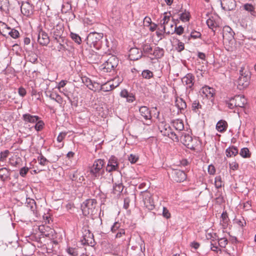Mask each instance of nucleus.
<instances>
[{
	"label": "nucleus",
	"mask_w": 256,
	"mask_h": 256,
	"mask_svg": "<svg viewBox=\"0 0 256 256\" xmlns=\"http://www.w3.org/2000/svg\"><path fill=\"white\" fill-rule=\"evenodd\" d=\"M96 206L97 201L96 199H88L86 200L81 206L82 214L85 216L96 214L98 212V210L96 208Z\"/></svg>",
	"instance_id": "1"
},
{
	"label": "nucleus",
	"mask_w": 256,
	"mask_h": 256,
	"mask_svg": "<svg viewBox=\"0 0 256 256\" xmlns=\"http://www.w3.org/2000/svg\"><path fill=\"white\" fill-rule=\"evenodd\" d=\"M104 37L102 33H98L96 32H90L87 36L86 42L90 47H93L96 50H99L102 48Z\"/></svg>",
	"instance_id": "2"
},
{
	"label": "nucleus",
	"mask_w": 256,
	"mask_h": 256,
	"mask_svg": "<svg viewBox=\"0 0 256 256\" xmlns=\"http://www.w3.org/2000/svg\"><path fill=\"white\" fill-rule=\"evenodd\" d=\"M105 162L102 159L94 161L92 166L90 168V172L92 178H98L104 173V164Z\"/></svg>",
	"instance_id": "3"
},
{
	"label": "nucleus",
	"mask_w": 256,
	"mask_h": 256,
	"mask_svg": "<svg viewBox=\"0 0 256 256\" xmlns=\"http://www.w3.org/2000/svg\"><path fill=\"white\" fill-rule=\"evenodd\" d=\"M64 27L63 25L58 24L52 30L50 34L54 42H64L66 36H64Z\"/></svg>",
	"instance_id": "4"
},
{
	"label": "nucleus",
	"mask_w": 256,
	"mask_h": 256,
	"mask_svg": "<svg viewBox=\"0 0 256 256\" xmlns=\"http://www.w3.org/2000/svg\"><path fill=\"white\" fill-rule=\"evenodd\" d=\"M246 102V100L243 95H236L231 98L228 102L226 101L228 106L230 109L235 107L244 108Z\"/></svg>",
	"instance_id": "5"
},
{
	"label": "nucleus",
	"mask_w": 256,
	"mask_h": 256,
	"mask_svg": "<svg viewBox=\"0 0 256 256\" xmlns=\"http://www.w3.org/2000/svg\"><path fill=\"white\" fill-rule=\"evenodd\" d=\"M244 68L242 67L240 70V76L238 80V88L240 89L246 88L249 84L250 72L248 71L244 72Z\"/></svg>",
	"instance_id": "6"
},
{
	"label": "nucleus",
	"mask_w": 256,
	"mask_h": 256,
	"mask_svg": "<svg viewBox=\"0 0 256 256\" xmlns=\"http://www.w3.org/2000/svg\"><path fill=\"white\" fill-rule=\"evenodd\" d=\"M179 134H180V140L190 150L195 149V144L193 142V139L192 136L188 133L182 132H180Z\"/></svg>",
	"instance_id": "7"
},
{
	"label": "nucleus",
	"mask_w": 256,
	"mask_h": 256,
	"mask_svg": "<svg viewBox=\"0 0 256 256\" xmlns=\"http://www.w3.org/2000/svg\"><path fill=\"white\" fill-rule=\"evenodd\" d=\"M140 195L143 198L144 205L148 210H152L155 208L153 199L152 198L151 194L148 190L142 192Z\"/></svg>",
	"instance_id": "8"
},
{
	"label": "nucleus",
	"mask_w": 256,
	"mask_h": 256,
	"mask_svg": "<svg viewBox=\"0 0 256 256\" xmlns=\"http://www.w3.org/2000/svg\"><path fill=\"white\" fill-rule=\"evenodd\" d=\"M118 58L112 56L103 64L102 69L105 72H110L118 66Z\"/></svg>",
	"instance_id": "9"
},
{
	"label": "nucleus",
	"mask_w": 256,
	"mask_h": 256,
	"mask_svg": "<svg viewBox=\"0 0 256 256\" xmlns=\"http://www.w3.org/2000/svg\"><path fill=\"white\" fill-rule=\"evenodd\" d=\"M120 164L118 158L114 156H112L108 160L106 171L110 172L114 171H119Z\"/></svg>",
	"instance_id": "10"
},
{
	"label": "nucleus",
	"mask_w": 256,
	"mask_h": 256,
	"mask_svg": "<svg viewBox=\"0 0 256 256\" xmlns=\"http://www.w3.org/2000/svg\"><path fill=\"white\" fill-rule=\"evenodd\" d=\"M20 10L24 16L30 17L34 14V6L28 1L22 2L20 6Z\"/></svg>",
	"instance_id": "11"
},
{
	"label": "nucleus",
	"mask_w": 256,
	"mask_h": 256,
	"mask_svg": "<svg viewBox=\"0 0 256 256\" xmlns=\"http://www.w3.org/2000/svg\"><path fill=\"white\" fill-rule=\"evenodd\" d=\"M83 238L81 240L82 244L84 245H88L93 246H94L96 242L94 240L93 234H92L90 230H85Z\"/></svg>",
	"instance_id": "12"
},
{
	"label": "nucleus",
	"mask_w": 256,
	"mask_h": 256,
	"mask_svg": "<svg viewBox=\"0 0 256 256\" xmlns=\"http://www.w3.org/2000/svg\"><path fill=\"white\" fill-rule=\"evenodd\" d=\"M172 176L174 180L177 182H184L186 178V173L180 170H174L172 172Z\"/></svg>",
	"instance_id": "13"
},
{
	"label": "nucleus",
	"mask_w": 256,
	"mask_h": 256,
	"mask_svg": "<svg viewBox=\"0 0 256 256\" xmlns=\"http://www.w3.org/2000/svg\"><path fill=\"white\" fill-rule=\"evenodd\" d=\"M50 40L48 34L42 29L39 30L38 36V42L40 44L46 46L50 42Z\"/></svg>",
	"instance_id": "14"
},
{
	"label": "nucleus",
	"mask_w": 256,
	"mask_h": 256,
	"mask_svg": "<svg viewBox=\"0 0 256 256\" xmlns=\"http://www.w3.org/2000/svg\"><path fill=\"white\" fill-rule=\"evenodd\" d=\"M214 90L211 87L207 86H203L200 91L202 96H204L208 99H210L211 101L214 100Z\"/></svg>",
	"instance_id": "15"
},
{
	"label": "nucleus",
	"mask_w": 256,
	"mask_h": 256,
	"mask_svg": "<svg viewBox=\"0 0 256 256\" xmlns=\"http://www.w3.org/2000/svg\"><path fill=\"white\" fill-rule=\"evenodd\" d=\"M220 4L225 10H232L236 8L235 0H220Z\"/></svg>",
	"instance_id": "16"
},
{
	"label": "nucleus",
	"mask_w": 256,
	"mask_h": 256,
	"mask_svg": "<svg viewBox=\"0 0 256 256\" xmlns=\"http://www.w3.org/2000/svg\"><path fill=\"white\" fill-rule=\"evenodd\" d=\"M142 55V52L136 48H132L129 51V58L132 60H136L140 59Z\"/></svg>",
	"instance_id": "17"
},
{
	"label": "nucleus",
	"mask_w": 256,
	"mask_h": 256,
	"mask_svg": "<svg viewBox=\"0 0 256 256\" xmlns=\"http://www.w3.org/2000/svg\"><path fill=\"white\" fill-rule=\"evenodd\" d=\"M194 76L192 74H188L182 78V81L183 84L187 86V88H192L194 84Z\"/></svg>",
	"instance_id": "18"
},
{
	"label": "nucleus",
	"mask_w": 256,
	"mask_h": 256,
	"mask_svg": "<svg viewBox=\"0 0 256 256\" xmlns=\"http://www.w3.org/2000/svg\"><path fill=\"white\" fill-rule=\"evenodd\" d=\"M22 120L26 124L30 123L35 124L38 119H40L38 116L32 115L30 114H24L22 116Z\"/></svg>",
	"instance_id": "19"
},
{
	"label": "nucleus",
	"mask_w": 256,
	"mask_h": 256,
	"mask_svg": "<svg viewBox=\"0 0 256 256\" xmlns=\"http://www.w3.org/2000/svg\"><path fill=\"white\" fill-rule=\"evenodd\" d=\"M139 112L145 120H150L152 118L150 112L148 107L145 106H140L139 108Z\"/></svg>",
	"instance_id": "20"
},
{
	"label": "nucleus",
	"mask_w": 256,
	"mask_h": 256,
	"mask_svg": "<svg viewBox=\"0 0 256 256\" xmlns=\"http://www.w3.org/2000/svg\"><path fill=\"white\" fill-rule=\"evenodd\" d=\"M158 128L162 135L164 136H168L170 135V132L172 131L170 126L168 124L164 123H162L159 126Z\"/></svg>",
	"instance_id": "21"
},
{
	"label": "nucleus",
	"mask_w": 256,
	"mask_h": 256,
	"mask_svg": "<svg viewBox=\"0 0 256 256\" xmlns=\"http://www.w3.org/2000/svg\"><path fill=\"white\" fill-rule=\"evenodd\" d=\"M228 124L224 120H219L216 124V129L220 132H224L226 130Z\"/></svg>",
	"instance_id": "22"
},
{
	"label": "nucleus",
	"mask_w": 256,
	"mask_h": 256,
	"mask_svg": "<svg viewBox=\"0 0 256 256\" xmlns=\"http://www.w3.org/2000/svg\"><path fill=\"white\" fill-rule=\"evenodd\" d=\"M10 176V170L6 168H0V179L1 180L4 182Z\"/></svg>",
	"instance_id": "23"
},
{
	"label": "nucleus",
	"mask_w": 256,
	"mask_h": 256,
	"mask_svg": "<svg viewBox=\"0 0 256 256\" xmlns=\"http://www.w3.org/2000/svg\"><path fill=\"white\" fill-rule=\"evenodd\" d=\"M238 150L237 147L234 146L228 147L226 150V156L228 158L236 156L238 154Z\"/></svg>",
	"instance_id": "24"
},
{
	"label": "nucleus",
	"mask_w": 256,
	"mask_h": 256,
	"mask_svg": "<svg viewBox=\"0 0 256 256\" xmlns=\"http://www.w3.org/2000/svg\"><path fill=\"white\" fill-rule=\"evenodd\" d=\"M172 126L178 132L182 131L184 128L183 121L182 120L176 119L172 122Z\"/></svg>",
	"instance_id": "25"
},
{
	"label": "nucleus",
	"mask_w": 256,
	"mask_h": 256,
	"mask_svg": "<svg viewBox=\"0 0 256 256\" xmlns=\"http://www.w3.org/2000/svg\"><path fill=\"white\" fill-rule=\"evenodd\" d=\"M10 4L8 0H0V10L7 14L9 12Z\"/></svg>",
	"instance_id": "26"
},
{
	"label": "nucleus",
	"mask_w": 256,
	"mask_h": 256,
	"mask_svg": "<svg viewBox=\"0 0 256 256\" xmlns=\"http://www.w3.org/2000/svg\"><path fill=\"white\" fill-rule=\"evenodd\" d=\"M26 206L35 214L36 208V205L35 200L30 198H27L26 202Z\"/></svg>",
	"instance_id": "27"
},
{
	"label": "nucleus",
	"mask_w": 256,
	"mask_h": 256,
	"mask_svg": "<svg viewBox=\"0 0 256 256\" xmlns=\"http://www.w3.org/2000/svg\"><path fill=\"white\" fill-rule=\"evenodd\" d=\"M230 222V219L226 212H223L221 214L220 224L222 225L224 228H226Z\"/></svg>",
	"instance_id": "28"
},
{
	"label": "nucleus",
	"mask_w": 256,
	"mask_h": 256,
	"mask_svg": "<svg viewBox=\"0 0 256 256\" xmlns=\"http://www.w3.org/2000/svg\"><path fill=\"white\" fill-rule=\"evenodd\" d=\"M175 104L176 106L180 110H184L186 108V102L180 98H176Z\"/></svg>",
	"instance_id": "29"
},
{
	"label": "nucleus",
	"mask_w": 256,
	"mask_h": 256,
	"mask_svg": "<svg viewBox=\"0 0 256 256\" xmlns=\"http://www.w3.org/2000/svg\"><path fill=\"white\" fill-rule=\"evenodd\" d=\"M164 51L163 48L159 47H156L152 52V55L154 56L155 58L158 59L162 58L164 56Z\"/></svg>",
	"instance_id": "30"
},
{
	"label": "nucleus",
	"mask_w": 256,
	"mask_h": 256,
	"mask_svg": "<svg viewBox=\"0 0 256 256\" xmlns=\"http://www.w3.org/2000/svg\"><path fill=\"white\" fill-rule=\"evenodd\" d=\"M83 82L88 88L90 90H94V84L96 82H92V80L88 78L84 77L82 79Z\"/></svg>",
	"instance_id": "31"
},
{
	"label": "nucleus",
	"mask_w": 256,
	"mask_h": 256,
	"mask_svg": "<svg viewBox=\"0 0 256 256\" xmlns=\"http://www.w3.org/2000/svg\"><path fill=\"white\" fill-rule=\"evenodd\" d=\"M0 28V30L2 32L1 36H3L6 38L8 36V32L9 29H10V26H9L5 22H4L1 21Z\"/></svg>",
	"instance_id": "32"
},
{
	"label": "nucleus",
	"mask_w": 256,
	"mask_h": 256,
	"mask_svg": "<svg viewBox=\"0 0 256 256\" xmlns=\"http://www.w3.org/2000/svg\"><path fill=\"white\" fill-rule=\"evenodd\" d=\"M202 108V106L200 104L198 100H194L192 104V110L196 113L200 114V110Z\"/></svg>",
	"instance_id": "33"
},
{
	"label": "nucleus",
	"mask_w": 256,
	"mask_h": 256,
	"mask_svg": "<svg viewBox=\"0 0 256 256\" xmlns=\"http://www.w3.org/2000/svg\"><path fill=\"white\" fill-rule=\"evenodd\" d=\"M8 36H10L13 38H17L20 36V33L18 30L10 27L8 32Z\"/></svg>",
	"instance_id": "34"
},
{
	"label": "nucleus",
	"mask_w": 256,
	"mask_h": 256,
	"mask_svg": "<svg viewBox=\"0 0 256 256\" xmlns=\"http://www.w3.org/2000/svg\"><path fill=\"white\" fill-rule=\"evenodd\" d=\"M44 123L43 120L40 119H38L36 122V124L34 126V129L37 131H41L44 128Z\"/></svg>",
	"instance_id": "35"
},
{
	"label": "nucleus",
	"mask_w": 256,
	"mask_h": 256,
	"mask_svg": "<svg viewBox=\"0 0 256 256\" xmlns=\"http://www.w3.org/2000/svg\"><path fill=\"white\" fill-rule=\"evenodd\" d=\"M190 14L189 12H186V10L184 12L180 14V19L183 22H188L190 20Z\"/></svg>",
	"instance_id": "36"
},
{
	"label": "nucleus",
	"mask_w": 256,
	"mask_h": 256,
	"mask_svg": "<svg viewBox=\"0 0 256 256\" xmlns=\"http://www.w3.org/2000/svg\"><path fill=\"white\" fill-rule=\"evenodd\" d=\"M240 154L244 158H248L250 156V153L247 148H244L241 149Z\"/></svg>",
	"instance_id": "37"
},
{
	"label": "nucleus",
	"mask_w": 256,
	"mask_h": 256,
	"mask_svg": "<svg viewBox=\"0 0 256 256\" xmlns=\"http://www.w3.org/2000/svg\"><path fill=\"white\" fill-rule=\"evenodd\" d=\"M142 51L145 54H152V48L148 44H146L142 46Z\"/></svg>",
	"instance_id": "38"
},
{
	"label": "nucleus",
	"mask_w": 256,
	"mask_h": 256,
	"mask_svg": "<svg viewBox=\"0 0 256 256\" xmlns=\"http://www.w3.org/2000/svg\"><path fill=\"white\" fill-rule=\"evenodd\" d=\"M49 96L50 99L55 100L58 104H61L62 102V98L58 94H51Z\"/></svg>",
	"instance_id": "39"
},
{
	"label": "nucleus",
	"mask_w": 256,
	"mask_h": 256,
	"mask_svg": "<svg viewBox=\"0 0 256 256\" xmlns=\"http://www.w3.org/2000/svg\"><path fill=\"white\" fill-rule=\"evenodd\" d=\"M180 132H178V134H176L172 130L170 134V135L168 136V137L171 138L174 141L178 142L180 140V134H179Z\"/></svg>",
	"instance_id": "40"
},
{
	"label": "nucleus",
	"mask_w": 256,
	"mask_h": 256,
	"mask_svg": "<svg viewBox=\"0 0 256 256\" xmlns=\"http://www.w3.org/2000/svg\"><path fill=\"white\" fill-rule=\"evenodd\" d=\"M142 75L146 79H150L154 76L153 72L148 70H144L142 72Z\"/></svg>",
	"instance_id": "41"
},
{
	"label": "nucleus",
	"mask_w": 256,
	"mask_h": 256,
	"mask_svg": "<svg viewBox=\"0 0 256 256\" xmlns=\"http://www.w3.org/2000/svg\"><path fill=\"white\" fill-rule=\"evenodd\" d=\"M70 38H71L75 42L80 44L82 42L81 38L80 36L76 34L71 32L70 33Z\"/></svg>",
	"instance_id": "42"
},
{
	"label": "nucleus",
	"mask_w": 256,
	"mask_h": 256,
	"mask_svg": "<svg viewBox=\"0 0 256 256\" xmlns=\"http://www.w3.org/2000/svg\"><path fill=\"white\" fill-rule=\"evenodd\" d=\"M100 90H102L105 92H110L112 90V88H110V81L106 82L104 84H102L100 86Z\"/></svg>",
	"instance_id": "43"
},
{
	"label": "nucleus",
	"mask_w": 256,
	"mask_h": 256,
	"mask_svg": "<svg viewBox=\"0 0 256 256\" xmlns=\"http://www.w3.org/2000/svg\"><path fill=\"white\" fill-rule=\"evenodd\" d=\"M38 160L39 162V164L43 166H46L50 162L44 156L40 154V156H38Z\"/></svg>",
	"instance_id": "44"
},
{
	"label": "nucleus",
	"mask_w": 256,
	"mask_h": 256,
	"mask_svg": "<svg viewBox=\"0 0 256 256\" xmlns=\"http://www.w3.org/2000/svg\"><path fill=\"white\" fill-rule=\"evenodd\" d=\"M121 224L118 222H115L111 227V232L112 233H116L122 228H120Z\"/></svg>",
	"instance_id": "45"
},
{
	"label": "nucleus",
	"mask_w": 256,
	"mask_h": 256,
	"mask_svg": "<svg viewBox=\"0 0 256 256\" xmlns=\"http://www.w3.org/2000/svg\"><path fill=\"white\" fill-rule=\"evenodd\" d=\"M218 246L221 248H224L228 244V240L225 238H218Z\"/></svg>",
	"instance_id": "46"
},
{
	"label": "nucleus",
	"mask_w": 256,
	"mask_h": 256,
	"mask_svg": "<svg viewBox=\"0 0 256 256\" xmlns=\"http://www.w3.org/2000/svg\"><path fill=\"white\" fill-rule=\"evenodd\" d=\"M174 32L180 36L184 32V28L182 26H177L176 23Z\"/></svg>",
	"instance_id": "47"
},
{
	"label": "nucleus",
	"mask_w": 256,
	"mask_h": 256,
	"mask_svg": "<svg viewBox=\"0 0 256 256\" xmlns=\"http://www.w3.org/2000/svg\"><path fill=\"white\" fill-rule=\"evenodd\" d=\"M234 33V32L232 31V29L228 26H225L222 30V36L223 38H224V37L227 36V34H230V33Z\"/></svg>",
	"instance_id": "48"
},
{
	"label": "nucleus",
	"mask_w": 256,
	"mask_h": 256,
	"mask_svg": "<svg viewBox=\"0 0 256 256\" xmlns=\"http://www.w3.org/2000/svg\"><path fill=\"white\" fill-rule=\"evenodd\" d=\"M164 17L162 20V23L166 24H168L170 20V17L172 16V14H170V12H165L164 13Z\"/></svg>",
	"instance_id": "49"
},
{
	"label": "nucleus",
	"mask_w": 256,
	"mask_h": 256,
	"mask_svg": "<svg viewBox=\"0 0 256 256\" xmlns=\"http://www.w3.org/2000/svg\"><path fill=\"white\" fill-rule=\"evenodd\" d=\"M207 240H210L212 242L218 240L217 236L216 233L214 234H208L206 236Z\"/></svg>",
	"instance_id": "50"
},
{
	"label": "nucleus",
	"mask_w": 256,
	"mask_h": 256,
	"mask_svg": "<svg viewBox=\"0 0 256 256\" xmlns=\"http://www.w3.org/2000/svg\"><path fill=\"white\" fill-rule=\"evenodd\" d=\"M202 34L199 32H197L196 30L192 31L190 34V36L192 38L196 39L198 38H200L201 37Z\"/></svg>",
	"instance_id": "51"
},
{
	"label": "nucleus",
	"mask_w": 256,
	"mask_h": 256,
	"mask_svg": "<svg viewBox=\"0 0 256 256\" xmlns=\"http://www.w3.org/2000/svg\"><path fill=\"white\" fill-rule=\"evenodd\" d=\"M10 152L8 150H5L0 153V161L4 162L8 157Z\"/></svg>",
	"instance_id": "52"
},
{
	"label": "nucleus",
	"mask_w": 256,
	"mask_h": 256,
	"mask_svg": "<svg viewBox=\"0 0 256 256\" xmlns=\"http://www.w3.org/2000/svg\"><path fill=\"white\" fill-rule=\"evenodd\" d=\"M176 50L178 52H181L184 49V43L180 42V40H178L177 46L176 47Z\"/></svg>",
	"instance_id": "53"
},
{
	"label": "nucleus",
	"mask_w": 256,
	"mask_h": 256,
	"mask_svg": "<svg viewBox=\"0 0 256 256\" xmlns=\"http://www.w3.org/2000/svg\"><path fill=\"white\" fill-rule=\"evenodd\" d=\"M215 186L217 188L222 186V181L220 176H217L215 178Z\"/></svg>",
	"instance_id": "54"
},
{
	"label": "nucleus",
	"mask_w": 256,
	"mask_h": 256,
	"mask_svg": "<svg viewBox=\"0 0 256 256\" xmlns=\"http://www.w3.org/2000/svg\"><path fill=\"white\" fill-rule=\"evenodd\" d=\"M29 170V168L24 166L20 170V174L22 177H25Z\"/></svg>",
	"instance_id": "55"
},
{
	"label": "nucleus",
	"mask_w": 256,
	"mask_h": 256,
	"mask_svg": "<svg viewBox=\"0 0 256 256\" xmlns=\"http://www.w3.org/2000/svg\"><path fill=\"white\" fill-rule=\"evenodd\" d=\"M138 159V156L135 154H130L128 156V160L132 164H135Z\"/></svg>",
	"instance_id": "56"
},
{
	"label": "nucleus",
	"mask_w": 256,
	"mask_h": 256,
	"mask_svg": "<svg viewBox=\"0 0 256 256\" xmlns=\"http://www.w3.org/2000/svg\"><path fill=\"white\" fill-rule=\"evenodd\" d=\"M206 24L214 32V30H213L214 28L216 26V22L212 19L208 18L206 20Z\"/></svg>",
	"instance_id": "57"
},
{
	"label": "nucleus",
	"mask_w": 256,
	"mask_h": 256,
	"mask_svg": "<svg viewBox=\"0 0 256 256\" xmlns=\"http://www.w3.org/2000/svg\"><path fill=\"white\" fill-rule=\"evenodd\" d=\"M210 249L212 250L218 252V251H221V250L218 248V246L217 245L216 242H210Z\"/></svg>",
	"instance_id": "58"
},
{
	"label": "nucleus",
	"mask_w": 256,
	"mask_h": 256,
	"mask_svg": "<svg viewBox=\"0 0 256 256\" xmlns=\"http://www.w3.org/2000/svg\"><path fill=\"white\" fill-rule=\"evenodd\" d=\"M162 216L167 219L170 218L171 217L170 213L168 209L166 207H163Z\"/></svg>",
	"instance_id": "59"
},
{
	"label": "nucleus",
	"mask_w": 256,
	"mask_h": 256,
	"mask_svg": "<svg viewBox=\"0 0 256 256\" xmlns=\"http://www.w3.org/2000/svg\"><path fill=\"white\" fill-rule=\"evenodd\" d=\"M244 9L248 12H254V6L252 4H246L244 6Z\"/></svg>",
	"instance_id": "60"
},
{
	"label": "nucleus",
	"mask_w": 256,
	"mask_h": 256,
	"mask_svg": "<svg viewBox=\"0 0 256 256\" xmlns=\"http://www.w3.org/2000/svg\"><path fill=\"white\" fill-rule=\"evenodd\" d=\"M56 42L57 44H58V45L57 46V50L58 52L66 51V46L64 44V42Z\"/></svg>",
	"instance_id": "61"
},
{
	"label": "nucleus",
	"mask_w": 256,
	"mask_h": 256,
	"mask_svg": "<svg viewBox=\"0 0 256 256\" xmlns=\"http://www.w3.org/2000/svg\"><path fill=\"white\" fill-rule=\"evenodd\" d=\"M124 189V186L122 184H116L114 186V190L120 193L122 192Z\"/></svg>",
	"instance_id": "62"
},
{
	"label": "nucleus",
	"mask_w": 256,
	"mask_h": 256,
	"mask_svg": "<svg viewBox=\"0 0 256 256\" xmlns=\"http://www.w3.org/2000/svg\"><path fill=\"white\" fill-rule=\"evenodd\" d=\"M66 134V132H60L57 137V141L59 142H62L63 140L65 138Z\"/></svg>",
	"instance_id": "63"
},
{
	"label": "nucleus",
	"mask_w": 256,
	"mask_h": 256,
	"mask_svg": "<svg viewBox=\"0 0 256 256\" xmlns=\"http://www.w3.org/2000/svg\"><path fill=\"white\" fill-rule=\"evenodd\" d=\"M67 252L68 254L72 256H78V252L74 248H69L67 249Z\"/></svg>",
	"instance_id": "64"
}]
</instances>
